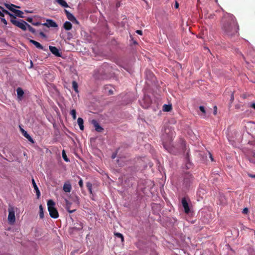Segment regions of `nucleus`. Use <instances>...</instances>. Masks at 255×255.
I'll use <instances>...</instances> for the list:
<instances>
[{
    "label": "nucleus",
    "instance_id": "1",
    "mask_svg": "<svg viewBox=\"0 0 255 255\" xmlns=\"http://www.w3.org/2000/svg\"><path fill=\"white\" fill-rule=\"evenodd\" d=\"M221 28L223 34L228 37L239 35V26L232 14L226 12L224 14L221 21Z\"/></svg>",
    "mask_w": 255,
    "mask_h": 255
},
{
    "label": "nucleus",
    "instance_id": "2",
    "mask_svg": "<svg viewBox=\"0 0 255 255\" xmlns=\"http://www.w3.org/2000/svg\"><path fill=\"white\" fill-rule=\"evenodd\" d=\"M174 134V131L170 128H165L164 134L162 135V144L164 148L169 153L175 154L177 151L175 147L171 144Z\"/></svg>",
    "mask_w": 255,
    "mask_h": 255
},
{
    "label": "nucleus",
    "instance_id": "3",
    "mask_svg": "<svg viewBox=\"0 0 255 255\" xmlns=\"http://www.w3.org/2000/svg\"><path fill=\"white\" fill-rule=\"evenodd\" d=\"M194 181V177L192 174L185 173L183 176L182 187L184 190H188L192 186Z\"/></svg>",
    "mask_w": 255,
    "mask_h": 255
},
{
    "label": "nucleus",
    "instance_id": "4",
    "mask_svg": "<svg viewBox=\"0 0 255 255\" xmlns=\"http://www.w3.org/2000/svg\"><path fill=\"white\" fill-rule=\"evenodd\" d=\"M48 210L50 217L56 219L59 217V214L57 209L55 208V203L52 200H49L47 202Z\"/></svg>",
    "mask_w": 255,
    "mask_h": 255
},
{
    "label": "nucleus",
    "instance_id": "5",
    "mask_svg": "<svg viewBox=\"0 0 255 255\" xmlns=\"http://www.w3.org/2000/svg\"><path fill=\"white\" fill-rule=\"evenodd\" d=\"M9 16L11 17L10 20V22L15 26L19 27L21 29H25L24 23H26V22L22 19L17 20L16 19V15L11 13L9 14Z\"/></svg>",
    "mask_w": 255,
    "mask_h": 255
},
{
    "label": "nucleus",
    "instance_id": "6",
    "mask_svg": "<svg viewBox=\"0 0 255 255\" xmlns=\"http://www.w3.org/2000/svg\"><path fill=\"white\" fill-rule=\"evenodd\" d=\"M9 16L11 17L10 20V22L15 26L19 27L21 29H25L24 23H26V22L22 19L17 20L16 19V15L11 13L9 14Z\"/></svg>",
    "mask_w": 255,
    "mask_h": 255
},
{
    "label": "nucleus",
    "instance_id": "7",
    "mask_svg": "<svg viewBox=\"0 0 255 255\" xmlns=\"http://www.w3.org/2000/svg\"><path fill=\"white\" fill-rule=\"evenodd\" d=\"M8 220L10 224H13L15 221V213L13 207L9 206L8 209Z\"/></svg>",
    "mask_w": 255,
    "mask_h": 255
},
{
    "label": "nucleus",
    "instance_id": "8",
    "mask_svg": "<svg viewBox=\"0 0 255 255\" xmlns=\"http://www.w3.org/2000/svg\"><path fill=\"white\" fill-rule=\"evenodd\" d=\"M64 12L67 16V18L71 21L74 23L78 24L79 23L78 21L76 19L75 16L71 13L69 11H68L66 9H64Z\"/></svg>",
    "mask_w": 255,
    "mask_h": 255
},
{
    "label": "nucleus",
    "instance_id": "9",
    "mask_svg": "<svg viewBox=\"0 0 255 255\" xmlns=\"http://www.w3.org/2000/svg\"><path fill=\"white\" fill-rule=\"evenodd\" d=\"M182 204L184 209V211L186 214L189 213L190 210L189 207L188 203L187 201L186 198H183L182 199Z\"/></svg>",
    "mask_w": 255,
    "mask_h": 255
},
{
    "label": "nucleus",
    "instance_id": "10",
    "mask_svg": "<svg viewBox=\"0 0 255 255\" xmlns=\"http://www.w3.org/2000/svg\"><path fill=\"white\" fill-rule=\"evenodd\" d=\"M43 25L46 26L48 27H57V24L52 19H47L46 22L42 24Z\"/></svg>",
    "mask_w": 255,
    "mask_h": 255
},
{
    "label": "nucleus",
    "instance_id": "11",
    "mask_svg": "<svg viewBox=\"0 0 255 255\" xmlns=\"http://www.w3.org/2000/svg\"><path fill=\"white\" fill-rule=\"evenodd\" d=\"M49 48L50 51L53 54L57 57L61 56V54L57 47L55 46H49Z\"/></svg>",
    "mask_w": 255,
    "mask_h": 255
},
{
    "label": "nucleus",
    "instance_id": "12",
    "mask_svg": "<svg viewBox=\"0 0 255 255\" xmlns=\"http://www.w3.org/2000/svg\"><path fill=\"white\" fill-rule=\"evenodd\" d=\"M72 189L71 185L69 181H66L64 183L63 190L65 192H70Z\"/></svg>",
    "mask_w": 255,
    "mask_h": 255
},
{
    "label": "nucleus",
    "instance_id": "13",
    "mask_svg": "<svg viewBox=\"0 0 255 255\" xmlns=\"http://www.w3.org/2000/svg\"><path fill=\"white\" fill-rule=\"evenodd\" d=\"M92 124L94 126L95 130L97 131L101 132L103 130V128L98 123L96 120H93L92 121Z\"/></svg>",
    "mask_w": 255,
    "mask_h": 255
},
{
    "label": "nucleus",
    "instance_id": "14",
    "mask_svg": "<svg viewBox=\"0 0 255 255\" xmlns=\"http://www.w3.org/2000/svg\"><path fill=\"white\" fill-rule=\"evenodd\" d=\"M17 99L18 101H21L24 95L23 90L22 88L18 87L16 89Z\"/></svg>",
    "mask_w": 255,
    "mask_h": 255
},
{
    "label": "nucleus",
    "instance_id": "15",
    "mask_svg": "<svg viewBox=\"0 0 255 255\" xmlns=\"http://www.w3.org/2000/svg\"><path fill=\"white\" fill-rule=\"evenodd\" d=\"M32 183L33 185V187L34 190H35L37 197V198H39L40 195V192L33 178L32 179Z\"/></svg>",
    "mask_w": 255,
    "mask_h": 255
},
{
    "label": "nucleus",
    "instance_id": "16",
    "mask_svg": "<svg viewBox=\"0 0 255 255\" xmlns=\"http://www.w3.org/2000/svg\"><path fill=\"white\" fill-rule=\"evenodd\" d=\"M29 42L33 44L36 48L39 49L44 50L43 46L40 43L32 39H30Z\"/></svg>",
    "mask_w": 255,
    "mask_h": 255
},
{
    "label": "nucleus",
    "instance_id": "17",
    "mask_svg": "<svg viewBox=\"0 0 255 255\" xmlns=\"http://www.w3.org/2000/svg\"><path fill=\"white\" fill-rule=\"evenodd\" d=\"M5 6L9 10H10L11 11L13 12L14 11V10H15V9L14 8L15 7L16 8H20L19 6H16L13 4H8V3H5Z\"/></svg>",
    "mask_w": 255,
    "mask_h": 255
},
{
    "label": "nucleus",
    "instance_id": "18",
    "mask_svg": "<svg viewBox=\"0 0 255 255\" xmlns=\"http://www.w3.org/2000/svg\"><path fill=\"white\" fill-rule=\"evenodd\" d=\"M24 26L25 27V29H22V30H26L27 28L29 30V31H30L32 33H35V30L34 28H33L32 27H31L29 24H28L27 22L26 23H24Z\"/></svg>",
    "mask_w": 255,
    "mask_h": 255
},
{
    "label": "nucleus",
    "instance_id": "19",
    "mask_svg": "<svg viewBox=\"0 0 255 255\" xmlns=\"http://www.w3.org/2000/svg\"><path fill=\"white\" fill-rule=\"evenodd\" d=\"M63 27L66 30H69L71 29L72 25L69 21H66L63 24Z\"/></svg>",
    "mask_w": 255,
    "mask_h": 255
},
{
    "label": "nucleus",
    "instance_id": "20",
    "mask_svg": "<svg viewBox=\"0 0 255 255\" xmlns=\"http://www.w3.org/2000/svg\"><path fill=\"white\" fill-rule=\"evenodd\" d=\"M55 1L61 6L64 7H68L69 5L64 0H55Z\"/></svg>",
    "mask_w": 255,
    "mask_h": 255
},
{
    "label": "nucleus",
    "instance_id": "21",
    "mask_svg": "<svg viewBox=\"0 0 255 255\" xmlns=\"http://www.w3.org/2000/svg\"><path fill=\"white\" fill-rule=\"evenodd\" d=\"M77 123L79 126L80 129L82 130L84 129V121L82 118H78Z\"/></svg>",
    "mask_w": 255,
    "mask_h": 255
},
{
    "label": "nucleus",
    "instance_id": "22",
    "mask_svg": "<svg viewBox=\"0 0 255 255\" xmlns=\"http://www.w3.org/2000/svg\"><path fill=\"white\" fill-rule=\"evenodd\" d=\"M75 225H76L74 227V229H75L76 230L80 231L83 228V224L81 222H77Z\"/></svg>",
    "mask_w": 255,
    "mask_h": 255
},
{
    "label": "nucleus",
    "instance_id": "23",
    "mask_svg": "<svg viewBox=\"0 0 255 255\" xmlns=\"http://www.w3.org/2000/svg\"><path fill=\"white\" fill-rule=\"evenodd\" d=\"M13 13H15V15L20 17V18H23V12L19 10L15 9L14 10Z\"/></svg>",
    "mask_w": 255,
    "mask_h": 255
},
{
    "label": "nucleus",
    "instance_id": "24",
    "mask_svg": "<svg viewBox=\"0 0 255 255\" xmlns=\"http://www.w3.org/2000/svg\"><path fill=\"white\" fill-rule=\"evenodd\" d=\"M22 131L23 133L24 136L29 141L31 142L32 143H33L34 141L33 139L31 138V137L29 135V134H28L27 132L24 131L23 129H22Z\"/></svg>",
    "mask_w": 255,
    "mask_h": 255
},
{
    "label": "nucleus",
    "instance_id": "25",
    "mask_svg": "<svg viewBox=\"0 0 255 255\" xmlns=\"http://www.w3.org/2000/svg\"><path fill=\"white\" fill-rule=\"evenodd\" d=\"M72 88H73V90H74V91L76 93H78V86L77 83L76 81H73L72 82Z\"/></svg>",
    "mask_w": 255,
    "mask_h": 255
},
{
    "label": "nucleus",
    "instance_id": "26",
    "mask_svg": "<svg viewBox=\"0 0 255 255\" xmlns=\"http://www.w3.org/2000/svg\"><path fill=\"white\" fill-rule=\"evenodd\" d=\"M86 187L91 194H92V184L89 182L86 183Z\"/></svg>",
    "mask_w": 255,
    "mask_h": 255
},
{
    "label": "nucleus",
    "instance_id": "27",
    "mask_svg": "<svg viewBox=\"0 0 255 255\" xmlns=\"http://www.w3.org/2000/svg\"><path fill=\"white\" fill-rule=\"evenodd\" d=\"M172 110V106L171 105L165 104L163 106V110L166 112H169Z\"/></svg>",
    "mask_w": 255,
    "mask_h": 255
},
{
    "label": "nucleus",
    "instance_id": "28",
    "mask_svg": "<svg viewBox=\"0 0 255 255\" xmlns=\"http://www.w3.org/2000/svg\"><path fill=\"white\" fill-rule=\"evenodd\" d=\"M39 217L41 219H43L44 217L43 209L41 205L39 206Z\"/></svg>",
    "mask_w": 255,
    "mask_h": 255
},
{
    "label": "nucleus",
    "instance_id": "29",
    "mask_svg": "<svg viewBox=\"0 0 255 255\" xmlns=\"http://www.w3.org/2000/svg\"><path fill=\"white\" fill-rule=\"evenodd\" d=\"M65 208L66 210H69L71 208L72 203L70 202L68 200L65 199Z\"/></svg>",
    "mask_w": 255,
    "mask_h": 255
},
{
    "label": "nucleus",
    "instance_id": "30",
    "mask_svg": "<svg viewBox=\"0 0 255 255\" xmlns=\"http://www.w3.org/2000/svg\"><path fill=\"white\" fill-rule=\"evenodd\" d=\"M62 157L63 158V159L66 161V162H68L69 161V159L68 158L67 155H66V152L64 150H62Z\"/></svg>",
    "mask_w": 255,
    "mask_h": 255
},
{
    "label": "nucleus",
    "instance_id": "31",
    "mask_svg": "<svg viewBox=\"0 0 255 255\" xmlns=\"http://www.w3.org/2000/svg\"><path fill=\"white\" fill-rule=\"evenodd\" d=\"M114 235L117 237L120 238L121 239V241L122 242H124V238L123 235L122 234H121L120 233H115Z\"/></svg>",
    "mask_w": 255,
    "mask_h": 255
},
{
    "label": "nucleus",
    "instance_id": "32",
    "mask_svg": "<svg viewBox=\"0 0 255 255\" xmlns=\"http://www.w3.org/2000/svg\"><path fill=\"white\" fill-rule=\"evenodd\" d=\"M70 114L72 116L74 120H75L76 119V112L75 110L73 109L71 110Z\"/></svg>",
    "mask_w": 255,
    "mask_h": 255
},
{
    "label": "nucleus",
    "instance_id": "33",
    "mask_svg": "<svg viewBox=\"0 0 255 255\" xmlns=\"http://www.w3.org/2000/svg\"><path fill=\"white\" fill-rule=\"evenodd\" d=\"M0 8L2 10V12L4 13H5L6 14H7L9 16V14H11V13H10L8 11L4 9L3 7H2L1 6H0Z\"/></svg>",
    "mask_w": 255,
    "mask_h": 255
},
{
    "label": "nucleus",
    "instance_id": "34",
    "mask_svg": "<svg viewBox=\"0 0 255 255\" xmlns=\"http://www.w3.org/2000/svg\"><path fill=\"white\" fill-rule=\"evenodd\" d=\"M78 184L81 188L83 187V180L81 178H80V179L78 182Z\"/></svg>",
    "mask_w": 255,
    "mask_h": 255
},
{
    "label": "nucleus",
    "instance_id": "35",
    "mask_svg": "<svg viewBox=\"0 0 255 255\" xmlns=\"http://www.w3.org/2000/svg\"><path fill=\"white\" fill-rule=\"evenodd\" d=\"M0 20L5 25H6L7 24V21L6 20H5V18H4V17H0Z\"/></svg>",
    "mask_w": 255,
    "mask_h": 255
},
{
    "label": "nucleus",
    "instance_id": "36",
    "mask_svg": "<svg viewBox=\"0 0 255 255\" xmlns=\"http://www.w3.org/2000/svg\"><path fill=\"white\" fill-rule=\"evenodd\" d=\"M200 110L203 113H205V108L203 106H200L199 107Z\"/></svg>",
    "mask_w": 255,
    "mask_h": 255
},
{
    "label": "nucleus",
    "instance_id": "37",
    "mask_svg": "<svg viewBox=\"0 0 255 255\" xmlns=\"http://www.w3.org/2000/svg\"><path fill=\"white\" fill-rule=\"evenodd\" d=\"M243 213L244 214H246L248 212V209L247 208H245L243 210Z\"/></svg>",
    "mask_w": 255,
    "mask_h": 255
},
{
    "label": "nucleus",
    "instance_id": "38",
    "mask_svg": "<svg viewBox=\"0 0 255 255\" xmlns=\"http://www.w3.org/2000/svg\"><path fill=\"white\" fill-rule=\"evenodd\" d=\"M32 24L34 26H38L41 25V23H40L39 22H32Z\"/></svg>",
    "mask_w": 255,
    "mask_h": 255
},
{
    "label": "nucleus",
    "instance_id": "39",
    "mask_svg": "<svg viewBox=\"0 0 255 255\" xmlns=\"http://www.w3.org/2000/svg\"><path fill=\"white\" fill-rule=\"evenodd\" d=\"M39 35L43 38H45L46 37V35L42 31L39 32Z\"/></svg>",
    "mask_w": 255,
    "mask_h": 255
},
{
    "label": "nucleus",
    "instance_id": "40",
    "mask_svg": "<svg viewBox=\"0 0 255 255\" xmlns=\"http://www.w3.org/2000/svg\"><path fill=\"white\" fill-rule=\"evenodd\" d=\"M26 20L28 21L29 22L32 23L33 19L31 17H27L26 19Z\"/></svg>",
    "mask_w": 255,
    "mask_h": 255
},
{
    "label": "nucleus",
    "instance_id": "41",
    "mask_svg": "<svg viewBox=\"0 0 255 255\" xmlns=\"http://www.w3.org/2000/svg\"><path fill=\"white\" fill-rule=\"evenodd\" d=\"M67 211L69 213H72L76 211V209L71 210V209H69V210H67Z\"/></svg>",
    "mask_w": 255,
    "mask_h": 255
},
{
    "label": "nucleus",
    "instance_id": "42",
    "mask_svg": "<svg viewBox=\"0 0 255 255\" xmlns=\"http://www.w3.org/2000/svg\"><path fill=\"white\" fill-rule=\"evenodd\" d=\"M136 32L139 35L142 34V31L141 30H137Z\"/></svg>",
    "mask_w": 255,
    "mask_h": 255
},
{
    "label": "nucleus",
    "instance_id": "43",
    "mask_svg": "<svg viewBox=\"0 0 255 255\" xmlns=\"http://www.w3.org/2000/svg\"><path fill=\"white\" fill-rule=\"evenodd\" d=\"M117 152L113 153L112 155V159L115 158L116 156H117Z\"/></svg>",
    "mask_w": 255,
    "mask_h": 255
},
{
    "label": "nucleus",
    "instance_id": "44",
    "mask_svg": "<svg viewBox=\"0 0 255 255\" xmlns=\"http://www.w3.org/2000/svg\"><path fill=\"white\" fill-rule=\"evenodd\" d=\"M214 115H216L217 114V108L216 106H215L214 107Z\"/></svg>",
    "mask_w": 255,
    "mask_h": 255
},
{
    "label": "nucleus",
    "instance_id": "45",
    "mask_svg": "<svg viewBox=\"0 0 255 255\" xmlns=\"http://www.w3.org/2000/svg\"><path fill=\"white\" fill-rule=\"evenodd\" d=\"M234 100V94L232 93V95H231V101L232 102Z\"/></svg>",
    "mask_w": 255,
    "mask_h": 255
},
{
    "label": "nucleus",
    "instance_id": "46",
    "mask_svg": "<svg viewBox=\"0 0 255 255\" xmlns=\"http://www.w3.org/2000/svg\"><path fill=\"white\" fill-rule=\"evenodd\" d=\"M114 92H113V91L112 90H109L108 91V94L109 95H112L113 94Z\"/></svg>",
    "mask_w": 255,
    "mask_h": 255
},
{
    "label": "nucleus",
    "instance_id": "47",
    "mask_svg": "<svg viewBox=\"0 0 255 255\" xmlns=\"http://www.w3.org/2000/svg\"><path fill=\"white\" fill-rule=\"evenodd\" d=\"M175 7L176 8H178L179 7V3H178V2L177 1H176V2H175Z\"/></svg>",
    "mask_w": 255,
    "mask_h": 255
},
{
    "label": "nucleus",
    "instance_id": "48",
    "mask_svg": "<svg viewBox=\"0 0 255 255\" xmlns=\"http://www.w3.org/2000/svg\"><path fill=\"white\" fill-rule=\"evenodd\" d=\"M0 17H4V14L3 12H1L0 11Z\"/></svg>",
    "mask_w": 255,
    "mask_h": 255
},
{
    "label": "nucleus",
    "instance_id": "49",
    "mask_svg": "<svg viewBox=\"0 0 255 255\" xmlns=\"http://www.w3.org/2000/svg\"><path fill=\"white\" fill-rule=\"evenodd\" d=\"M210 158H211V160H212V161H213V160H214V159H213V156H212V155L211 154H210Z\"/></svg>",
    "mask_w": 255,
    "mask_h": 255
},
{
    "label": "nucleus",
    "instance_id": "50",
    "mask_svg": "<svg viewBox=\"0 0 255 255\" xmlns=\"http://www.w3.org/2000/svg\"><path fill=\"white\" fill-rule=\"evenodd\" d=\"M251 107L255 109V103L252 104Z\"/></svg>",
    "mask_w": 255,
    "mask_h": 255
},
{
    "label": "nucleus",
    "instance_id": "51",
    "mask_svg": "<svg viewBox=\"0 0 255 255\" xmlns=\"http://www.w3.org/2000/svg\"><path fill=\"white\" fill-rule=\"evenodd\" d=\"M214 17V15H212V14H211L209 16V18H213Z\"/></svg>",
    "mask_w": 255,
    "mask_h": 255
},
{
    "label": "nucleus",
    "instance_id": "52",
    "mask_svg": "<svg viewBox=\"0 0 255 255\" xmlns=\"http://www.w3.org/2000/svg\"><path fill=\"white\" fill-rule=\"evenodd\" d=\"M250 176L252 178H255V175H250Z\"/></svg>",
    "mask_w": 255,
    "mask_h": 255
},
{
    "label": "nucleus",
    "instance_id": "53",
    "mask_svg": "<svg viewBox=\"0 0 255 255\" xmlns=\"http://www.w3.org/2000/svg\"><path fill=\"white\" fill-rule=\"evenodd\" d=\"M76 199H77V202L78 203H79V198L78 197H76Z\"/></svg>",
    "mask_w": 255,
    "mask_h": 255
},
{
    "label": "nucleus",
    "instance_id": "54",
    "mask_svg": "<svg viewBox=\"0 0 255 255\" xmlns=\"http://www.w3.org/2000/svg\"><path fill=\"white\" fill-rule=\"evenodd\" d=\"M25 12L27 13H31V11H29L28 10H25Z\"/></svg>",
    "mask_w": 255,
    "mask_h": 255
},
{
    "label": "nucleus",
    "instance_id": "55",
    "mask_svg": "<svg viewBox=\"0 0 255 255\" xmlns=\"http://www.w3.org/2000/svg\"><path fill=\"white\" fill-rule=\"evenodd\" d=\"M253 157L255 158V153H254L253 154Z\"/></svg>",
    "mask_w": 255,
    "mask_h": 255
},
{
    "label": "nucleus",
    "instance_id": "56",
    "mask_svg": "<svg viewBox=\"0 0 255 255\" xmlns=\"http://www.w3.org/2000/svg\"><path fill=\"white\" fill-rule=\"evenodd\" d=\"M187 157H188V152L187 153Z\"/></svg>",
    "mask_w": 255,
    "mask_h": 255
}]
</instances>
